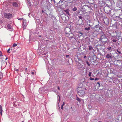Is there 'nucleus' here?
Returning <instances> with one entry per match:
<instances>
[{"label": "nucleus", "instance_id": "ddd939ff", "mask_svg": "<svg viewBox=\"0 0 122 122\" xmlns=\"http://www.w3.org/2000/svg\"><path fill=\"white\" fill-rule=\"evenodd\" d=\"M112 41L113 42L115 43L117 42V41L118 40V39H112Z\"/></svg>", "mask_w": 122, "mask_h": 122}, {"label": "nucleus", "instance_id": "a18cd8bd", "mask_svg": "<svg viewBox=\"0 0 122 122\" xmlns=\"http://www.w3.org/2000/svg\"><path fill=\"white\" fill-rule=\"evenodd\" d=\"M7 59V58H6V59H5V60H6Z\"/></svg>", "mask_w": 122, "mask_h": 122}, {"label": "nucleus", "instance_id": "20e7f679", "mask_svg": "<svg viewBox=\"0 0 122 122\" xmlns=\"http://www.w3.org/2000/svg\"><path fill=\"white\" fill-rule=\"evenodd\" d=\"M27 24L26 22V21L25 19H24L23 20V26L24 29L26 28V27L27 25Z\"/></svg>", "mask_w": 122, "mask_h": 122}, {"label": "nucleus", "instance_id": "6ab92c4d", "mask_svg": "<svg viewBox=\"0 0 122 122\" xmlns=\"http://www.w3.org/2000/svg\"><path fill=\"white\" fill-rule=\"evenodd\" d=\"M64 11L65 12L66 14H69V11L68 10H64Z\"/></svg>", "mask_w": 122, "mask_h": 122}, {"label": "nucleus", "instance_id": "412c9836", "mask_svg": "<svg viewBox=\"0 0 122 122\" xmlns=\"http://www.w3.org/2000/svg\"><path fill=\"white\" fill-rule=\"evenodd\" d=\"M90 29V27H89L88 28L86 27L85 28V30H89Z\"/></svg>", "mask_w": 122, "mask_h": 122}, {"label": "nucleus", "instance_id": "a211bd4d", "mask_svg": "<svg viewBox=\"0 0 122 122\" xmlns=\"http://www.w3.org/2000/svg\"><path fill=\"white\" fill-rule=\"evenodd\" d=\"M89 49L90 50H92L93 49V48L91 46H89Z\"/></svg>", "mask_w": 122, "mask_h": 122}, {"label": "nucleus", "instance_id": "f03ea898", "mask_svg": "<svg viewBox=\"0 0 122 122\" xmlns=\"http://www.w3.org/2000/svg\"><path fill=\"white\" fill-rule=\"evenodd\" d=\"M100 39L102 41L105 42H106L107 40L105 35L103 33L102 34L101 36Z\"/></svg>", "mask_w": 122, "mask_h": 122}, {"label": "nucleus", "instance_id": "b1692460", "mask_svg": "<svg viewBox=\"0 0 122 122\" xmlns=\"http://www.w3.org/2000/svg\"><path fill=\"white\" fill-rule=\"evenodd\" d=\"M92 73V72H90L88 74V76H90Z\"/></svg>", "mask_w": 122, "mask_h": 122}, {"label": "nucleus", "instance_id": "393cba45", "mask_svg": "<svg viewBox=\"0 0 122 122\" xmlns=\"http://www.w3.org/2000/svg\"><path fill=\"white\" fill-rule=\"evenodd\" d=\"M86 63L89 66H90V64L89 63V62L88 61H86Z\"/></svg>", "mask_w": 122, "mask_h": 122}, {"label": "nucleus", "instance_id": "ea45409f", "mask_svg": "<svg viewBox=\"0 0 122 122\" xmlns=\"http://www.w3.org/2000/svg\"><path fill=\"white\" fill-rule=\"evenodd\" d=\"M42 13H43L44 12V11L43 10H42Z\"/></svg>", "mask_w": 122, "mask_h": 122}, {"label": "nucleus", "instance_id": "c03bdc74", "mask_svg": "<svg viewBox=\"0 0 122 122\" xmlns=\"http://www.w3.org/2000/svg\"><path fill=\"white\" fill-rule=\"evenodd\" d=\"M51 31H53V32H54V31L53 30H51Z\"/></svg>", "mask_w": 122, "mask_h": 122}, {"label": "nucleus", "instance_id": "f257e3e1", "mask_svg": "<svg viewBox=\"0 0 122 122\" xmlns=\"http://www.w3.org/2000/svg\"><path fill=\"white\" fill-rule=\"evenodd\" d=\"M83 88L81 87H78V88L77 90L79 91L77 93L81 97H82L85 94V92L83 90Z\"/></svg>", "mask_w": 122, "mask_h": 122}, {"label": "nucleus", "instance_id": "dca6fc26", "mask_svg": "<svg viewBox=\"0 0 122 122\" xmlns=\"http://www.w3.org/2000/svg\"><path fill=\"white\" fill-rule=\"evenodd\" d=\"M72 10L73 11H76L77 10V8L76 7L74 6L72 9Z\"/></svg>", "mask_w": 122, "mask_h": 122}, {"label": "nucleus", "instance_id": "2f4dec72", "mask_svg": "<svg viewBox=\"0 0 122 122\" xmlns=\"http://www.w3.org/2000/svg\"><path fill=\"white\" fill-rule=\"evenodd\" d=\"M117 52H118L119 54H121V52L120 51H118V50H117Z\"/></svg>", "mask_w": 122, "mask_h": 122}, {"label": "nucleus", "instance_id": "0eeeda50", "mask_svg": "<svg viewBox=\"0 0 122 122\" xmlns=\"http://www.w3.org/2000/svg\"><path fill=\"white\" fill-rule=\"evenodd\" d=\"M65 31L66 33H68L69 32H70V29L68 27H66L65 28Z\"/></svg>", "mask_w": 122, "mask_h": 122}, {"label": "nucleus", "instance_id": "f8f14e48", "mask_svg": "<svg viewBox=\"0 0 122 122\" xmlns=\"http://www.w3.org/2000/svg\"><path fill=\"white\" fill-rule=\"evenodd\" d=\"M106 57L108 59L109 58H110L111 59H112V57L111 56H110V55L109 54H107L106 56Z\"/></svg>", "mask_w": 122, "mask_h": 122}, {"label": "nucleus", "instance_id": "39448f33", "mask_svg": "<svg viewBox=\"0 0 122 122\" xmlns=\"http://www.w3.org/2000/svg\"><path fill=\"white\" fill-rule=\"evenodd\" d=\"M45 91L44 88H41L39 89V92L40 93H43Z\"/></svg>", "mask_w": 122, "mask_h": 122}, {"label": "nucleus", "instance_id": "4be33fe9", "mask_svg": "<svg viewBox=\"0 0 122 122\" xmlns=\"http://www.w3.org/2000/svg\"><path fill=\"white\" fill-rule=\"evenodd\" d=\"M64 104H65V103L64 102L63 103V104L62 105L61 107V109H63V106L64 105Z\"/></svg>", "mask_w": 122, "mask_h": 122}, {"label": "nucleus", "instance_id": "c85d7f7f", "mask_svg": "<svg viewBox=\"0 0 122 122\" xmlns=\"http://www.w3.org/2000/svg\"><path fill=\"white\" fill-rule=\"evenodd\" d=\"M18 20H23L24 19H23V18H18Z\"/></svg>", "mask_w": 122, "mask_h": 122}, {"label": "nucleus", "instance_id": "a19ab883", "mask_svg": "<svg viewBox=\"0 0 122 122\" xmlns=\"http://www.w3.org/2000/svg\"><path fill=\"white\" fill-rule=\"evenodd\" d=\"M27 70V68H25V71H26Z\"/></svg>", "mask_w": 122, "mask_h": 122}, {"label": "nucleus", "instance_id": "5701e85b", "mask_svg": "<svg viewBox=\"0 0 122 122\" xmlns=\"http://www.w3.org/2000/svg\"><path fill=\"white\" fill-rule=\"evenodd\" d=\"M17 46V44L14 43L13 46V47H15Z\"/></svg>", "mask_w": 122, "mask_h": 122}, {"label": "nucleus", "instance_id": "aec40b11", "mask_svg": "<svg viewBox=\"0 0 122 122\" xmlns=\"http://www.w3.org/2000/svg\"><path fill=\"white\" fill-rule=\"evenodd\" d=\"M7 27L9 29H10L11 28V26L9 24L7 25Z\"/></svg>", "mask_w": 122, "mask_h": 122}, {"label": "nucleus", "instance_id": "cd10ccee", "mask_svg": "<svg viewBox=\"0 0 122 122\" xmlns=\"http://www.w3.org/2000/svg\"><path fill=\"white\" fill-rule=\"evenodd\" d=\"M89 79L90 80H94V78H92V77H90L89 78Z\"/></svg>", "mask_w": 122, "mask_h": 122}, {"label": "nucleus", "instance_id": "4468645a", "mask_svg": "<svg viewBox=\"0 0 122 122\" xmlns=\"http://www.w3.org/2000/svg\"><path fill=\"white\" fill-rule=\"evenodd\" d=\"M3 77V76L2 73L0 72V79H2Z\"/></svg>", "mask_w": 122, "mask_h": 122}, {"label": "nucleus", "instance_id": "6e6552de", "mask_svg": "<svg viewBox=\"0 0 122 122\" xmlns=\"http://www.w3.org/2000/svg\"><path fill=\"white\" fill-rule=\"evenodd\" d=\"M111 36L112 37L111 38L112 39H118L117 38V35H116V36H113V35H111Z\"/></svg>", "mask_w": 122, "mask_h": 122}, {"label": "nucleus", "instance_id": "4c0bfd02", "mask_svg": "<svg viewBox=\"0 0 122 122\" xmlns=\"http://www.w3.org/2000/svg\"><path fill=\"white\" fill-rule=\"evenodd\" d=\"M79 34H81V35H83V34L81 32H79Z\"/></svg>", "mask_w": 122, "mask_h": 122}, {"label": "nucleus", "instance_id": "f3484780", "mask_svg": "<svg viewBox=\"0 0 122 122\" xmlns=\"http://www.w3.org/2000/svg\"><path fill=\"white\" fill-rule=\"evenodd\" d=\"M96 85L98 88H99L100 86V84L99 82H97Z\"/></svg>", "mask_w": 122, "mask_h": 122}, {"label": "nucleus", "instance_id": "c756f323", "mask_svg": "<svg viewBox=\"0 0 122 122\" xmlns=\"http://www.w3.org/2000/svg\"><path fill=\"white\" fill-rule=\"evenodd\" d=\"M112 48V47H108L107 48V49L108 50H110V49H111Z\"/></svg>", "mask_w": 122, "mask_h": 122}, {"label": "nucleus", "instance_id": "c9c22d12", "mask_svg": "<svg viewBox=\"0 0 122 122\" xmlns=\"http://www.w3.org/2000/svg\"><path fill=\"white\" fill-rule=\"evenodd\" d=\"M69 56V55H66V57H68Z\"/></svg>", "mask_w": 122, "mask_h": 122}, {"label": "nucleus", "instance_id": "f704fd0d", "mask_svg": "<svg viewBox=\"0 0 122 122\" xmlns=\"http://www.w3.org/2000/svg\"><path fill=\"white\" fill-rule=\"evenodd\" d=\"M79 18L81 19V18H82V17L81 16H79Z\"/></svg>", "mask_w": 122, "mask_h": 122}, {"label": "nucleus", "instance_id": "473e14b6", "mask_svg": "<svg viewBox=\"0 0 122 122\" xmlns=\"http://www.w3.org/2000/svg\"><path fill=\"white\" fill-rule=\"evenodd\" d=\"M10 50V49H9L7 51V52L9 53V51Z\"/></svg>", "mask_w": 122, "mask_h": 122}, {"label": "nucleus", "instance_id": "49530a36", "mask_svg": "<svg viewBox=\"0 0 122 122\" xmlns=\"http://www.w3.org/2000/svg\"><path fill=\"white\" fill-rule=\"evenodd\" d=\"M72 108V107H71V108Z\"/></svg>", "mask_w": 122, "mask_h": 122}, {"label": "nucleus", "instance_id": "79ce46f5", "mask_svg": "<svg viewBox=\"0 0 122 122\" xmlns=\"http://www.w3.org/2000/svg\"><path fill=\"white\" fill-rule=\"evenodd\" d=\"M86 57V56H84V58H85Z\"/></svg>", "mask_w": 122, "mask_h": 122}, {"label": "nucleus", "instance_id": "a878e982", "mask_svg": "<svg viewBox=\"0 0 122 122\" xmlns=\"http://www.w3.org/2000/svg\"><path fill=\"white\" fill-rule=\"evenodd\" d=\"M76 0H73L72 1V3H75L76 1Z\"/></svg>", "mask_w": 122, "mask_h": 122}, {"label": "nucleus", "instance_id": "de8ad7c7", "mask_svg": "<svg viewBox=\"0 0 122 122\" xmlns=\"http://www.w3.org/2000/svg\"><path fill=\"white\" fill-rule=\"evenodd\" d=\"M99 122H101V121H99Z\"/></svg>", "mask_w": 122, "mask_h": 122}, {"label": "nucleus", "instance_id": "bb28decb", "mask_svg": "<svg viewBox=\"0 0 122 122\" xmlns=\"http://www.w3.org/2000/svg\"><path fill=\"white\" fill-rule=\"evenodd\" d=\"M99 80V78H97V77L95 78V79H94V80L95 81H97Z\"/></svg>", "mask_w": 122, "mask_h": 122}, {"label": "nucleus", "instance_id": "72a5a7b5", "mask_svg": "<svg viewBox=\"0 0 122 122\" xmlns=\"http://www.w3.org/2000/svg\"><path fill=\"white\" fill-rule=\"evenodd\" d=\"M2 23V21L1 20H0V24Z\"/></svg>", "mask_w": 122, "mask_h": 122}, {"label": "nucleus", "instance_id": "7ed1b4c3", "mask_svg": "<svg viewBox=\"0 0 122 122\" xmlns=\"http://www.w3.org/2000/svg\"><path fill=\"white\" fill-rule=\"evenodd\" d=\"M4 16L5 18L7 19H9L11 17L12 15L10 13H5L4 14Z\"/></svg>", "mask_w": 122, "mask_h": 122}, {"label": "nucleus", "instance_id": "1a4fd4ad", "mask_svg": "<svg viewBox=\"0 0 122 122\" xmlns=\"http://www.w3.org/2000/svg\"><path fill=\"white\" fill-rule=\"evenodd\" d=\"M12 5L15 7H17L18 6V4L17 3L15 2L13 3L12 4Z\"/></svg>", "mask_w": 122, "mask_h": 122}, {"label": "nucleus", "instance_id": "2eb2a0df", "mask_svg": "<svg viewBox=\"0 0 122 122\" xmlns=\"http://www.w3.org/2000/svg\"><path fill=\"white\" fill-rule=\"evenodd\" d=\"M76 100L77 101H78L79 102H80L81 101L80 99L77 96L76 97Z\"/></svg>", "mask_w": 122, "mask_h": 122}, {"label": "nucleus", "instance_id": "e433bc0d", "mask_svg": "<svg viewBox=\"0 0 122 122\" xmlns=\"http://www.w3.org/2000/svg\"><path fill=\"white\" fill-rule=\"evenodd\" d=\"M34 72H31V74H32L33 75V74H34Z\"/></svg>", "mask_w": 122, "mask_h": 122}, {"label": "nucleus", "instance_id": "37998d69", "mask_svg": "<svg viewBox=\"0 0 122 122\" xmlns=\"http://www.w3.org/2000/svg\"><path fill=\"white\" fill-rule=\"evenodd\" d=\"M15 70L16 71H18V69H16V70Z\"/></svg>", "mask_w": 122, "mask_h": 122}, {"label": "nucleus", "instance_id": "423d86ee", "mask_svg": "<svg viewBox=\"0 0 122 122\" xmlns=\"http://www.w3.org/2000/svg\"><path fill=\"white\" fill-rule=\"evenodd\" d=\"M103 21L104 22V23L106 24H108L109 22V20L107 18H105L104 19Z\"/></svg>", "mask_w": 122, "mask_h": 122}, {"label": "nucleus", "instance_id": "9b49d317", "mask_svg": "<svg viewBox=\"0 0 122 122\" xmlns=\"http://www.w3.org/2000/svg\"><path fill=\"white\" fill-rule=\"evenodd\" d=\"M3 111L1 105L0 106V112L1 115H2V112Z\"/></svg>", "mask_w": 122, "mask_h": 122}, {"label": "nucleus", "instance_id": "7c9ffc66", "mask_svg": "<svg viewBox=\"0 0 122 122\" xmlns=\"http://www.w3.org/2000/svg\"><path fill=\"white\" fill-rule=\"evenodd\" d=\"M2 56V53L0 51V56Z\"/></svg>", "mask_w": 122, "mask_h": 122}, {"label": "nucleus", "instance_id": "58836bf2", "mask_svg": "<svg viewBox=\"0 0 122 122\" xmlns=\"http://www.w3.org/2000/svg\"><path fill=\"white\" fill-rule=\"evenodd\" d=\"M58 90H60V88L59 87H58Z\"/></svg>", "mask_w": 122, "mask_h": 122}, {"label": "nucleus", "instance_id": "9d476101", "mask_svg": "<svg viewBox=\"0 0 122 122\" xmlns=\"http://www.w3.org/2000/svg\"><path fill=\"white\" fill-rule=\"evenodd\" d=\"M66 36L68 37L69 38H73V36H72L71 37H70V34L68 33H66Z\"/></svg>", "mask_w": 122, "mask_h": 122}]
</instances>
